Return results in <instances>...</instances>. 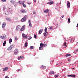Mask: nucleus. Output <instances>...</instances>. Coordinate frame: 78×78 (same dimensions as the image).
<instances>
[{"instance_id": "b1692460", "label": "nucleus", "mask_w": 78, "mask_h": 78, "mask_svg": "<svg viewBox=\"0 0 78 78\" xmlns=\"http://www.w3.org/2000/svg\"><path fill=\"white\" fill-rule=\"evenodd\" d=\"M21 12H22V13H23L24 12H26V11L24 10H21Z\"/></svg>"}, {"instance_id": "6e6552de", "label": "nucleus", "mask_w": 78, "mask_h": 78, "mask_svg": "<svg viewBox=\"0 0 78 78\" xmlns=\"http://www.w3.org/2000/svg\"><path fill=\"white\" fill-rule=\"evenodd\" d=\"M63 44L64 47H67V43L66 42H64L63 43Z\"/></svg>"}, {"instance_id": "423d86ee", "label": "nucleus", "mask_w": 78, "mask_h": 78, "mask_svg": "<svg viewBox=\"0 0 78 78\" xmlns=\"http://www.w3.org/2000/svg\"><path fill=\"white\" fill-rule=\"evenodd\" d=\"M1 38H2L3 39H6V35H4L3 37H1Z\"/></svg>"}, {"instance_id": "4468645a", "label": "nucleus", "mask_w": 78, "mask_h": 78, "mask_svg": "<svg viewBox=\"0 0 78 78\" xmlns=\"http://www.w3.org/2000/svg\"><path fill=\"white\" fill-rule=\"evenodd\" d=\"M70 2H68L67 3V6H68V8H70Z\"/></svg>"}, {"instance_id": "473e14b6", "label": "nucleus", "mask_w": 78, "mask_h": 78, "mask_svg": "<svg viewBox=\"0 0 78 78\" xmlns=\"http://www.w3.org/2000/svg\"><path fill=\"white\" fill-rule=\"evenodd\" d=\"M32 38V37L31 36L29 37V38L27 39L28 40H30Z\"/></svg>"}, {"instance_id": "cd10ccee", "label": "nucleus", "mask_w": 78, "mask_h": 78, "mask_svg": "<svg viewBox=\"0 0 78 78\" xmlns=\"http://www.w3.org/2000/svg\"><path fill=\"white\" fill-rule=\"evenodd\" d=\"M12 42V39L10 38L9 39V43L10 44H11V43Z\"/></svg>"}, {"instance_id": "aec40b11", "label": "nucleus", "mask_w": 78, "mask_h": 78, "mask_svg": "<svg viewBox=\"0 0 78 78\" xmlns=\"http://www.w3.org/2000/svg\"><path fill=\"white\" fill-rule=\"evenodd\" d=\"M42 67H43V68H44V69H45L46 68V66L43 65H42L41 66V67H40V68H42Z\"/></svg>"}, {"instance_id": "603ef678", "label": "nucleus", "mask_w": 78, "mask_h": 78, "mask_svg": "<svg viewBox=\"0 0 78 78\" xmlns=\"http://www.w3.org/2000/svg\"><path fill=\"white\" fill-rule=\"evenodd\" d=\"M34 2H36V0H34Z\"/></svg>"}, {"instance_id": "2f4dec72", "label": "nucleus", "mask_w": 78, "mask_h": 78, "mask_svg": "<svg viewBox=\"0 0 78 78\" xmlns=\"http://www.w3.org/2000/svg\"><path fill=\"white\" fill-rule=\"evenodd\" d=\"M43 34H44V36H45V37H46V36H48L47 34H46V33H44Z\"/></svg>"}, {"instance_id": "ea45409f", "label": "nucleus", "mask_w": 78, "mask_h": 78, "mask_svg": "<svg viewBox=\"0 0 78 78\" xmlns=\"http://www.w3.org/2000/svg\"><path fill=\"white\" fill-rule=\"evenodd\" d=\"M30 48L31 50H32V49H33L34 48H33V46H31L30 47Z\"/></svg>"}, {"instance_id": "9d476101", "label": "nucleus", "mask_w": 78, "mask_h": 78, "mask_svg": "<svg viewBox=\"0 0 78 78\" xmlns=\"http://www.w3.org/2000/svg\"><path fill=\"white\" fill-rule=\"evenodd\" d=\"M8 70V67H5V68H4L3 69V71H4V72H5V71H6L7 70Z\"/></svg>"}, {"instance_id": "dca6fc26", "label": "nucleus", "mask_w": 78, "mask_h": 78, "mask_svg": "<svg viewBox=\"0 0 78 78\" xmlns=\"http://www.w3.org/2000/svg\"><path fill=\"white\" fill-rule=\"evenodd\" d=\"M68 76H71V77H75V75H68Z\"/></svg>"}, {"instance_id": "5fc2aeb1", "label": "nucleus", "mask_w": 78, "mask_h": 78, "mask_svg": "<svg viewBox=\"0 0 78 78\" xmlns=\"http://www.w3.org/2000/svg\"><path fill=\"white\" fill-rule=\"evenodd\" d=\"M76 27H78V23L77 24Z\"/></svg>"}, {"instance_id": "ddd939ff", "label": "nucleus", "mask_w": 78, "mask_h": 78, "mask_svg": "<svg viewBox=\"0 0 78 78\" xmlns=\"http://www.w3.org/2000/svg\"><path fill=\"white\" fill-rule=\"evenodd\" d=\"M44 12H45V13H48V12H49V10H48V9H47L45 10H44Z\"/></svg>"}, {"instance_id": "72a5a7b5", "label": "nucleus", "mask_w": 78, "mask_h": 78, "mask_svg": "<svg viewBox=\"0 0 78 78\" xmlns=\"http://www.w3.org/2000/svg\"><path fill=\"white\" fill-rule=\"evenodd\" d=\"M59 76L58 75H55V78H58Z\"/></svg>"}, {"instance_id": "de8ad7c7", "label": "nucleus", "mask_w": 78, "mask_h": 78, "mask_svg": "<svg viewBox=\"0 0 78 78\" xmlns=\"http://www.w3.org/2000/svg\"><path fill=\"white\" fill-rule=\"evenodd\" d=\"M15 40H17V37H15Z\"/></svg>"}, {"instance_id": "f704fd0d", "label": "nucleus", "mask_w": 78, "mask_h": 78, "mask_svg": "<svg viewBox=\"0 0 78 78\" xmlns=\"http://www.w3.org/2000/svg\"><path fill=\"white\" fill-rule=\"evenodd\" d=\"M50 74H54L55 73V72H53V71H51L50 73Z\"/></svg>"}, {"instance_id": "f257e3e1", "label": "nucleus", "mask_w": 78, "mask_h": 78, "mask_svg": "<svg viewBox=\"0 0 78 78\" xmlns=\"http://www.w3.org/2000/svg\"><path fill=\"white\" fill-rule=\"evenodd\" d=\"M10 2L11 3H12V4H13L14 6H17V2L13 1H11Z\"/></svg>"}, {"instance_id": "6e6d98bb", "label": "nucleus", "mask_w": 78, "mask_h": 78, "mask_svg": "<svg viewBox=\"0 0 78 78\" xmlns=\"http://www.w3.org/2000/svg\"><path fill=\"white\" fill-rule=\"evenodd\" d=\"M76 51H78V49H77L76 50Z\"/></svg>"}, {"instance_id": "13d9d810", "label": "nucleus", "mask_w": 78, "mask_h": 78, "mask_svg": "<svg viewBox=\"0 0 78 78\" xmlns=\"http://www.w3.org/2000/svg\"><path fill=\"white\" fill-rule=\"evenodd\" d=\"M72 69H74V68H72Z\"/></svg>"}, {"instance_id": "20e7f679", "label": "nucleus", "mask_w": 78, "mask_h": 78, "mask_svg": "<svg viewBox=\"0 0 78 78\" xmlns=\"http://www.w3.org/2000/svg\"><path fill=\"white\" fill-rule=\"evenodd\" d=\"M22 36L23 38H25V39H27V35H25L24 34H22Z\"/></svg>"}, {"instance_id": "49530a36", "label": "nucleus", "mask_w": 78, "mask_h": 78, "mask_svg": "<svg viewBox=\"0 0 78 78\" xmlns=\"http://www.w3.org/2000/svg\"><path fill=\"white\" fill-rule=\"evenodd\" d=\"M68 41L69 42H71V41H72V39H70Z\"/></svg>"}, {"instance_id": "a878e982", "label": "nucleus", "mask_w": 78, "mask_h": 78, "mask_svg": "<svg viewBox=\"0 0 78 78\" xmlns=\"http://www.w3.org/2000/svg\"><path fill=\"white\" fill-rule=\"evenodd\" d=\"M71 55H72L71 54H66V57H67V56H71Z\"/></svg>"}, {"instance_id": "5701e85b", "label": "nucleus", "mask_w": 78, "mask_h": 78, "mask_svg": "<svg viewBox=\"0 0 78 78\" xmlns=\"http://www.w3.org/2000/svg\"><path fill=\"white\" fill-rule=\"evenodd\" d=\"M6 44V41H4V42L3 44V47H4V46L5 45V44Z\"/></svg>"}, {"instance_id": "8fccbe9b", "label": "nucleus", "mask_w": 78, "mask_h": 78, "mask_svg": "<svg viewBox=\"0 0 78 78\" xmlns=\"http://www.w3.org/2000/svg\"><path fill=\"white\" fill-rule=\"evenodd\" d=\"M33 13L34 14H36V12H33Z\"/></svg>"}, {"instance_id": "4c0bfd02", "label": "nucleus", "mask_w": 78, "mask_h": 78, "mask_svg": "<svg viewBox=\"0 0 78 78\" xmlns=\"http://www.w3.org/2000/svg\"><path fill=\"white\" fill-rule=\"evenodd\" d=\"M68 21L70 23V18H69L68 19Z\"/></svg>"}, {"instance_id": "864d4df0", "label": "nucleus", "mask_w": 78, "mask_h": 78, "mask_svg": "<svg viewBox=\"0 0 78 78\" xmlns=\"http://www.w3.org/2000/svg\"><path fill=\"white\" fill-rule=\"evenodd\" d=\"M62 18H64V15H62Z\"/></svg>"}, {"instance_id": "2eb2a0df", "label": "nucleus", "mask_w": 78, "mask_h": 78, "mask_svg": "<svg viewBox=\"0 0 78 78\" xmlns=\"http://www.w3.org/2000/svg\"><path fill=\"white\" fill-rule=\"evenodd\" d=\"M21 22H24L25 21H26V20H25V19H24L23 18L21 20Z\"/></svg>"}, {"instance_id": "052dcab7", "label": "nucleus", "mask_w": 78, "mask_h": 78, "mask_svg": "<svg viewBox=\"0 0 78 78\" xmlns=\"http://www.w3.org/2000/svg\"><path fill=\"white\" fill-rule=\"evenodd\" d=\"M0 23H1V22H0Z\"/></svg>"}, {"instance_id": "c85d7f7f", "label": "nucleus", "mask_w": 78, "mask_h": 78, "mask_svg": "<svg viewBox=\"0 0 78 78\" xmlns=\"http://www.w3.org/2000/svg\"><path fill=\"white\" fill-rule=\"evenodd\" d=\"M43 47H47V44H43Z\"/></svg>"}, {"instance_id": "e433bc0d", "label": "nucleus", "mask_w": 78, "mask_h": 78, "mask_svg": "<svg viewBox=\"0 0 78 78\" xmlns=\"http://www.w3.org/2000/svg\"><path fill=\"white\" fill-rule=\"evenodd\" d=\"M18 3H19V4H22V2L20 1H19L18 2Z\"/></svg>"}, {"instance_id": "f3484780", "label": "nucleus", "mask_w": 78, "mask_h": 78, "mask_svg": "<svg viewBox=\"0 0 78 78\" xmlns=\"http://www.w3.org/2000/svg\"><path fill=\"white\" fill-rule=\"evenodd\" d=\"M23 18L26 20L28 18V17L27 15H25Z\"/></svg>"}, {"instance_id": "37998d69", "label": "nucleus", "mask_w": 78, "mask_h": 78, "mask_svg": "<svg viewBox=\"0 0 78 78\" xmlns=\"http://www.w3.org/2000/svg\"><path fill=\"white\" fill-rule=\"evenodd\" d=\"M34 37L36 38V37H37V36L36 35H34Z\"/></svg>"}, {"instance_id": "4d7b16f0", "label": "nucleus", "mask_w": 78, "mask_h": 78, "mask_svg": "<svg viewBox=\"0 0 78 78\" xmlns=\"http://www.w3.org/2000/svg\"><path fill=\"white\" fill-rule=\"evenodd\" d=\"M18 71H20V69H18Z\"/></svg>"}, {"instance_id": "6ab92c4d", "label": "nucleus", "mask_w": 78, "mask_h": 78, "mask_svg": "<svg viewBox=\"0 0 78 78\" xmlns=\"http://www.w3.org/2000/svg\"><path fill=\"white\" fill-rule=\"evenodd\" d=\"M27 46H28V43L27 42L25 44L24 47H27Z\"/></svg>"}, {"instance_id": "c03bdc74", "label": "nucleus", "mask_w": 78, "mask_h": 78, "mask_svg": "<svg viewBox=\"0 0 78 78\" xmlns=\"http://www.w3.org/2000/svg\"><path fill=\"white\" fill-rule=\"evenodd\" d=\"M5 9H6V7H3V11H4V10H5Z\"/></svg>"}, {"instance_id": "7ed1b4c3", "label": "nucleus", "mask_w": 78, "mask_h": 78, "mask_svg": "<svg viewBox=\"0 0 78 78\" xmlns=\"http://www.w3.org/2000/svg\"><path fill=\"white\" fill-rule=\"evenodd\" d=\"M7 11H9V12H10V13L11 14H12V9H10L9 8H7Z\"/></svg>"}, {"instance_id": "0eeeda50", "label": "nucleus", "mask_w": 78, "mask_h": 78, "mask_svg": "<svg viewBox=\"0 0 78 78\" xmlns=\"http://www.w3.org/2000/svg\"><path fill=\"white\" fill-rule=\"evenodd\" d=\"M6 26V23H2V28H5Z\"/></svg>"}, {"instance_id": "1a4fd4ad", "label": "nucleus", "mask_w": 78, "mask_h": 78, "mask_svg": "<svg viewBox=\"0 0 78 78\" xmlns=\"http://www.w3.org/2000/svg\"><path fill=\"white\" fill-rule=\"evenodd\" d=\"M21 27L20 26H18L16 28V31H17L18 30L20 29L21 28Z\"/></svg>"}, {"instance_id": "412c9836", "label": "nucleus", "mask_w": 78, "mask_h": 78, "mask_svg": "<svg viewBox=\"0 0 78 78\" xmlns=\"http://www.w3.org/2000/svg\"><path fill=\"white\" fill-rule=\"evenodd\" d=\"M24 27L23 26L20 29L21 31H23V30H24Z\"/></svg>"}, {"instance_id": "bb28decb", "label": "nucleus", "mask_w": 78, "mask_h": 78, "mask_svg": "<svg viewBox=\"0 0 78 78\" xmlns=\"http://www.w3.org/2000/svg\"><path fill=\"white\" fill-rule=\"evenodd\" d=\"M6 20H8V21H10L11 20V19H10V18L9 17H7L6 18Z\"/></svg>"}, {"instance_id": "79ce46f5", "label": "nucleus", "mask_w": 78, "mask_h": 78, "mask_svg": "<svg viewBox=\"0 0 78 78\" xmlns=\"http://www.w3.org/2000/svg\"><path fill=\"white\" fill-rule=\"evenodd\" d=\"M2 2H6V0H2Z\"/></svg>"}, {"instance_id": "a211bd4d", "label": "nucleus", "mask_w": 78, "mask_h": 78, "mask_svg": "<svg viewBox=\"0 0 78 78\" xmlns=\"http://www.w3.org/2000/svg\"><path fill=\"white\" fill-rule=\"evenodd\" d=\"M48 5H53V2H48Z\"/></svg>"}, {"instance_id": "bf43d9fd", "label": "nucleus", "mask_w": 78, "mask_h": 78, "mask_svg": "<svg viewBox=\"0 0 78 78\" xmlns=\"http://www.w3.org/2000/svg\"><path fill=\"white\" fill-rule=\"evenodd\" d=\"M49 1H52V0H49Z\"/></svg>"}, {"instance_id": "3c124183", "label": "nucleus", "mask_w": 78, "mask_h": 78, "mask_svg": "<svg viewBox=\"0 0 78 78\" xmlns=\"http://www.w3.org/2000/svg\"><path fill=\"white\" fill-rule=\"evenodd\" d=\"M27 4H28V5H30L31 4V3L30 2H28Z\"/></svg>"}, {"instance_id": "4be33fe9", "label": "nucleus", "mask_w": 78, "mask_h": 78, "mask_svg": "<svg viewBox=\"0 0 78 78\" xmlns=\"http://www.w3.org/2000/svg\"><path fill=\"white\" fill-rule=\"evenodd\" d=\"M47 27H45V29H44V31H45V33H46L48 34V32L47 31Z\"/></svg>"}, {"instance_id": "7c9ffc66", "label": "nucleus", "mask_w": 78, "mask_h": 78, "mask_svg": "<svg viewBox=\"0 0 78 78\" xmlns=\"http://www.w3.org/2000/svg\"><path fill=\"white\" fill-rule=\"evenodd\" d=\"M10 47H11V48H13L14 47V44H12L10 45Z\"/></svg>"}, {"instance_id": "f03ea898", "label": "nucleus", "mask_w": 78, "mask_h": 78, "mask_svg": "<svg viewBox=\"0 0 78 78\" xmlns=\"http://www.w3.org/2000/svg\"><path fill=\"white\" fill-rule=\"evenodd\" d=\"M40 47L39 48V50H42L43 48H44V47L43 46V43H40Z\"/></svg>"}, {"instance_id": "f8f14e48", "label": "nucleus", "mask_w": 78, "mask_h": 78, "mask_svg": "<svg viewBox=\"0 0 78 78\" xmlns=\"http://www.w3.org/2000/svg\"><path fill=\"white\" fill-rule=\"evenodd\" d=\"M17 51H18L17 49H15V51H14V54L15 55H17V52H18Z\"/></svg>"}, {"instance_id": "09e8293b", "label": "nucleus", "mask_w": 78, "mask_h": 78, "mask_svg": "<svg viewBox=\"0 0 78 78\" xmlns=\"http://www.w3.org/2000/svg\"><path fill=\"white\" fill-rule=\"evenodd\" d=\"M24 3H25V1H23V5L24 4Z\"/></svg>"}, {"instance_id": "c9c22d12", "label": "nucleus", "mask_w": 78, "mask_h": 78, "mask_svg": "<svg viewBox=\"0 0 78 78\" xmlns=\"http://www.w3.org/2000/svg\"><path fill=\"white\" fill-rule=\"evenodd\" d=\"M23 7H24V8H26V5L25 4H23Z\"/></svg>"}, {"instance_id": "c756f323", "label": "nucleus", "mask_w": 78, "mask_h": 78, "mask_svg": "<svg viewBox=\"0 0 78 78\" xmlns=\"http://www.w3.org/2000/svg\"><path fill=\"white\" fill-rule=\"evenodd\" d=\"M12 49V48L10 46L9 48H8L7 50L9 51L11 50Z\"/></svg>"}, {"instance_id": "58836bf2", "label": "nucleus", "mask_w": 78, "mask_h": 78, "mask_svg": "<svg viewBox=\"0 0 78 78\" xmlns=\"http://www.w3.org/2000/svg\"><path fill=\"white\" fill-rule=\"evenodd\" d=\"M29 26L30 27V28H31V27H32V24H29Z\"/></svg>"}, {"instance_id": "9b49d317", "label": "nucleus", "mask_w": 78, "mask_h": 78, "mask_svg": "<svg viewBox=\"0 0 78 78\" xmlns=\"http://www.w3.org/2000/svg\"><path fill=\"white\" fill-rule=\"evenodd\" d=\"M42 31H43V30H40L39 32V34H41V33H42Z\"/></svg>"}, {"instance_id": "a19ab883", "label": "nucleus", "mask_w": 78, "mask_h": 78, "mask_svg": "<svg viewBox=\"0 0 78 78\" xmlns=\"http://www.w3.org/2000/svg\"><path fill=\"white\" fill-rule=\"evenodd\" d=\"M31 20H29V25L30 24H31Z\"/></svg>"}, {"instance_id": "39448f33", "label": "nucleus", "mask_w": 78, "mask_h": 78, "mask_svg": "<svg viewBox=\"0 0 78 78\" xmlns=\"http://www.w3.org/2000/svg\"><path fill=\"white\" fill-rule=\"evenodd\" d=\"M24 57V56L23 55L21 56L20 57L18 58V59L20 60V59H23Z\"/></svg>"}, {"instance_id": "a18cd8bd", "label": "nucleus", "mask_w": 78, "mask_h": 78, "mask_svg": "<svg viewBox=\"0 0 78 78\" xmlns=\"http://www.w3.org/2000/svg\"><path fill=\"white\" fill-rule=\"evenodd\" d=\"M50 30H51V29H53V27H50V28H49Z\"/></svg>"}, {"instance_id": "393cba45", "label": "nucleus", "mask_w": 78, "mask_h": 78, "mask_svg": "<svg viewBox=\"0 0 78 78\" xmlns=\"http://www.w3.org/2000/svg\"><path fill=\"white\" fill-rule=\"evenodd\" d=\"M5 14H6V15H8V14H9V11L7 10V11L5 12Z\"/></svg>"}]
</instances>
